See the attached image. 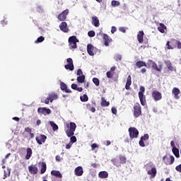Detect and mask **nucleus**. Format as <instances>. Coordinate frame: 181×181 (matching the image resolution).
I'll use <instances>...</instances> for the list:
<instances>
[{
	"label": "nucleus",
	"mask_w": 181,
	"mask_h": 181,
	"mask_svg": "<svg viewBox=\"0 0 181 181\" xmlns=\"http://www.w3.org/2000/svg\"><path fill=\"white\" fill-rule=\"evenodd\" d=\"M103 39L105 40V46H110V43L112 42V40L107 34H103Z\"/></svg>",
	"instance_id": "obj_21"
},
{
	"label": "nucleus",
	"mask_w": 181,
	"mask_h": 181,
	"mask_svg": "<svg viewBox=\"0 0 181 181\" xmlns=\"http://www.w3.org/2000/svg\"><path fill=\"white\" fill-rule=\"evenodd\" d=\"M129 135L130 139H135L138 138V136L139 135V131H138V129L135 127H130L129 128Z\"/></svg>",
	"instance_id": "obj_6"
},
{
	"label": "nucleus",
	"mask_w": 181,
	"mask_h": 181,
	"mask_svg": "<svg viewBox=\"0 0 181 181\" xmlns=\"http://www.w3.org/2000/svg\"><path fill=\"white\" fill-rule=\"evenodd\" d=\"M92 24L95 28H98V26H100V20H98V18H97V16L92 17Z\"/></svg>",
	"instance_id": "obj_26"
},
{
	"label": "nucleus",
	"mask_w": 181,
	"mask_h": 181,
	"mask_svg": "<svg viewBox=\"0 0 181 181\" xmlns=\"http://www.w3.org/2000/svg\"><path fill=\"white\" fill-rule=\"evenodd\" d=\"M77 128V125L74 122H70L69 124H66L65 126V132L69 138H71V142L72 144H75V142H77V137L74 135V132L76 131V129Z\"/></svg>",
	"instance_id": "obj_1"
},
{
	"label": "nucleus",
	"mask_w": 181,
	"mask_h": 181,
	"mask_svg": "<svg viewBox=\"0 0 181 181\" xmlns=\"http://www.w3.org/2000/svg\"><path fill=\"white\" fill-rule=\"evenodd\" d=\"M45 40V37L40 36L35 41V43H42Z\"/></svg>",
	"instance_id": "obj_44"
},
{
	"label": "nucleus",
	"mask_w": 181,
	"mask_h": 181,
	"mask_svg": "<svg viewBox=\"0 0 181 181\" xmlns=\"http://www.w3.org/2000/svg\"><path fill=\"white\" fill-rule=\"evenodd\" d=\"M98 176L100 179H107L108 177V173L107 171H101L99 173Z\"/></svg>",
	"instance_id": "obj_31"
},
{
	"label": "nucleus",
	"mask_w": 181,
	"mask_h": 181,
	"mask_svg": "<svg viewBox=\"0 0 181 181\" xmlns=\"http://www.w3.org/2000/svg\"><path fill=\"white\" fill-rule=\"evenodd\" d=\"M166 29V25L165 24L160 23L159 26L158 27V30L160 32V33H165V30Z\"/></svg>",
	"instance_id": "obj_32"
},
{
	"label": "nucleus",
	"mask_w": 181,
	"mask_h": 181,
	"mask_svg": "<svg viewBox=\"0 0 181 181\" xmlns=\"http://www.w3.org/2000/svg\"><path fill=\"white\" fill-rule=\"evenodd\" d=\"M131 84H132V78L131 77V75H129L127 76V83L125 86L126 90H131Z\"/></svg>",
	"instance_id": "obj_17"
},
{
	"label": "nucleus",
	"mask_w": 181,
	"mask_h": 181,
	"mask_svg": "<svg viewBox=\"0 0 181 181\" xmlns=\"http://www.w3.org/2000/svg\"><path fill=\"white\" fill-rule=\"evenodd\" d=\"M145 93V87L141 86L140 91L139 92V98L141 105H146V97L144 95Z\"/></svg>",
	"instance_id": "obj_5"
},
{
	"label": "nucleus",
	"mask_w": 181,
	"mask_h": 181,
	"mask_svg": "<svg viewBox=\"0 0 181 181\" xmlns=\"http://www.w3.org/2000/svg\"><path fill=\"white\" fill-rule=\"evenodd\" d=\"M89 37H94L95 36V32L90 30L88 33Z\"/></svg>",
	"instance_id": "obj_49"
},
{
	"label": "nucleus",
	"mask_w": 181,
	"mask_h": 181,
	"mask_svg": "<svg viewBox=\"0 0 181 181\" xmlns=\"http://www.w3.org/2000/svg\"><path fill=\"white\" fill-rule=\"evenodd\" d=\"M47 169V165H46V163L42 162L41 168H40V174L43 175L44 173H45Z\"/></svg>",
	"instance_id": "obj_29"
},
{
	"label": "nucleus",
	"mask_w": 181,
	"mask_h": 181,
	"mask_svg": "<svg viewBox=\"0 0 181 181\" xmlns=\"http://www.w3.org/2000/svg\"><path fill=\"white\" fill-rule=\"evenodd\" d=\"M116 69H117V67H115V66H112V67L110 68V70L109 71H111L112 73H114V72L115 71Z\"/></svg>",
	"instance_id": "obj_61"
},
{
	"label": "nucleus",
	"mask_w": 181,
	"mask_h": 181,
	"mask_svg": "<svg viewBox=\"0 0 181 181\" xmlns=\"http://www.w3.org/2000/svg\"><path fill=\"white\" fill-rule=\"evenodd\" d=\"M49 103H50V98L48 97L45 100V104H49Z\"/></svg>",
	"instance_id": "obj_60"
},
{
	"label": "nucleus",
	"mask_w": 181,
	"mask_h": 181,
	"mask_svg": "<svg viewBox=\"0 0 181 181\" xmlns=\"http://www.w3.org/2000/svg\"><path fill=\"white\" fill-rule=\"evenodd\" d=\"M173 94L175 95L176 100H179V95L180 94V90L177 88H174L172 91Z\"/></svg>",
	"instance_id": "obj_27"
},
{
	"label": "nucleus",
	"mask_w": 181,
	"mask_h": 181,
	"mask_svg": "<svg viewBox=\"0 0 181 181\" xmlns=\"http://www.w3.org/2000/svg\"><path fill=\"white\" fill-rule=\"evenodd\" d=\"M26 155H25V159L26 160H29V159H30V158H32V155L33 154V151H32V148H26Z\"/></svg>",
	"instance_id": "obj_23"
},
{
	"label": "nucleus",
	"mask_w": 181,
	"mask_h": 181,
	"mask_svg": "<svg viewBox=\"0 0 181 181\" xmlns=\"http://www.w3.org/2000/svg\"><path fill=\"white\" fill-rule=\"evenodd\" d=\"M9 176H11V170H9L8 173L4 171V179H6V177H9Z\"/></svg>",
	"instance_id": "obj_47"
},
{
	"label": "nucleus",
	"mask_w": 181,
	"mask_h": 181,
	"mask_svg": "<svg viewBox=\"0 0 181 181\" xmlns=\"http://www.w3.org/2000/svg\"><path fill=\"white\" fill-rule=\"evenodd\" d=\"M60 88L62 91H64L65 93H71V90L67 88V85L64 82L61 83Z\"/></svg>",
	"instance_id": "obj_22"
},
{
	"label": "nucleus",
	"mask_w": 181,
	"mask_h": 181,
	"mask_svg": "<svg viewBox=\"0 0 181 181\" xmlns=\"http://www.w3.org/2000/svg\"><path fill=\"white\" fill-rule=\"evenodd\" d=\"M52 181H62V178L53 177Z\"/></svg>",
	"instance_id": "obj_63"
},
{
	"label": "nucleus",
	"mask_w": 181,
	"mask_h": 181,
	"mask_svg": "<svg viewBox=\"0 0 181 181\" xmlns=\"http://www.w3.org/2000/svg\"><path fill=\"white\" fill-rule=\"evenodd\" d=\"M80 100L82 103H87V101H88V96L87 95H83L80 97Z\"/></svg>",
	"instance_id": "obj_40"
},
{
	"label": "nucleus",
	"mask_w": 181,
	"mask_h": 181,
	"mask_svg": "<svg viewBox=\"0 0 181 181\" xmlns=\"http://www.w3.org/2000/svg\"><path fill=\"white\" fill-rule=\"evenodd\" d=\"M148 175L151 176V177H155L156 176V168L153 167L151 170H148L147 172Z\"/></svg>",
	"instance_id": "obj_25"
},
{
	"label": "nucleus",
	"mask_w": 181,
	"mask_h": 181,
	"mask_svg": "<svg viewBox=\"0 0 181 181\" xmlns=\"http://www.w3.org/2000/svg\"><path fill=\"white\" fill-rule=\"evenodd\" d=\"M111 162L115 166H117V168H119V166H121V163L117 158L112 159Z\"/></svg>",
	"instance_id": "obj_36"
},
{
	"label": "nucleus",
	"mask_w": 181,
	"mask_h": 181,
	"mask_svg": "<svg viewBox=\"0 0 181 181\" xmlns=\"http://www.w3.org/2000/svg\"><path fill=\"white\" fill-rule=\"evenodd\" d=\"M71 88H72V90H76L77 89V84L76 83H72L71 86Z\"/></svg>",
	"instance_id": "obj_56"
},
{
	"label": "nucleus",
	"mask_w": 181,
	"mask_h": 181,
	"mask_svg": "<svg viewBox=\"0 0 181 181\" xmlns=\"http://www.w3.org/2000/svg\"><path fill=\"white\" fill-rule=\"evenodd\" d=\"M51 175H52V176H54L57 178L63 177V175H62L60 171H57V170H54L51 171Z\"/></svg>",
	"instance_id": "obj_28"
},
{
	"label": "nucleus",
	"mask_w": 181,
	"mask_h": 181,
	"mask_svg": "<svg viewBox=\"0 0 181 181\" xmlns=\"http://www.w3.org/2000/svg\"><path fill=\"white\" fill-rule=\"evenodd\" d=\"M69 49H77V43L79 42L76 35H73L69 37L68 40Z\"/></svg>",
	"instance_id": "obj_4"
},
{
	"label": "nucleus",
	"mask_w": 181,
	"mask_h": 181,
	"mask_svg": "<svg viewBox=\"0 0 181 181\" xmlns=\"http://www.w3.org/2000/svg\"><path fill=\"white\" fill-rule=\"evenodd\" d=\"M120 165L121 163L124 165V163H127V157L124 156H119Z\"/></svg>",
	"instance_id": "obj_41"
},
{
	"label": "nucleus",
	"mask_w": 181,
	"mask_h": 181,
	"mask_svg": "<svg viewBox=\"0 0 181 181\" xmlns=\"http://www.w3.org/2000/svg\"><path fill=\"white\" fill-rule=\"evenodd\" d=\"M166 156L163 157V160L166 165H173L175 163V157L173 156H170V158H167Z\"/></svg>",
	"instance_id": "obj_13"
},
{
	"label": "nucleus",
	"mask_w": 181,
	"mask_h": 181,
	"mask_svg": "<svg viewBox=\"0 0 181 181\" xmlns=\"http://www.w3.org/2000/svg\"><path fill=\"white\" fill-rule=\"evenodd\" d=\"M49 124L52 127L53 131H57V129H59V126H57L54 122H50Z\"/></svg>",
	"instance_id": "obj_39"
},
{
	"label": "nucleus",
	"mask_w": 181,
	"mask_h": 181,
	"mask_svg": "<svg viewBox=\"0 0 181 181\" xmlns=\"http://www.w3.org/2000/svg\"><path fill=\"white\" fill-rule=\"evenodd\" d=\"M133 115L134 118H139L142 115V107L141 104L136 103L133 106Z\"/></svg>",
	"instance_id": "obj_3"
},
{
	"label": "nucleus",
	"mask_w": 181,
	"mask_h": 181,
	"mask_svg": "<svg viewBox=\"0 0 181 181\" xmlns=\"http://www.w3.org/2000/svg\"><path fill=\"white\" fill-rule=\"evenodd\" d=\"M101 107H108L110 105V102L107 101L105 98H101Z\"/></svg>",
	"instance_id": "obj_33"
},
{
	"label": "nucleus",
	"mask_w": 181,
	"mask_h": 181,
	"mask_svg": "<svg viewBox=\"0 0 181 181\" xmlns=\"http://www.w3.org/2000/svg\"><path fill=\"white\" fill-rule=\"evenodd\" d=\"M68 64L64 65V68L66 70H70V71H73L74 70V64H73V59L68 58L66 59Z\"/></svg>",
	"instance_id": "obj_8"
},
{
	"label": "nucleus",
	"mask_w": 181,
	"mask_h": 181,
	"mask_svg": "<svg viewBox=\"0 0 181 181\" xmlns=\"http://www.w3.org/2000/svg\"><path fill=\"white\" fill-rule=\"evenodd\" d=\"M59 29L62 30V32H64V33H69V26L67 25V23L63 21L59 25Z\"/></svg>",
	"instance_id": "obj_14"
},
{
	"label": "nucleus",
	"mask_w": 181,
	"mask_h": 181,
	"mask_svg": "<svg viewBox=\"0 0 181 181\" xmlns=\"http://www.w3.org/2000/svg\"><path fill=\"white\" fill-rule=\"evenodd\" d=\"M175 170H177V172H180L181 173V164L177 165Z\"/></svg>",
	"instance_id": "obj_53"
},
{
	"label": "nucleus",
	"mask_w": 181,
	"mask_h": 181,
	"mask_svg": "<svg viewBox=\"0 0 181 181\" xmlns=\"http://www.w3.org/2000/svg\"><path fill=\"white\" fill-rule=\"evenodd\" d=\"M28 170L31 175H37L38 169L35 165H31L28 166Z\"/></svg>",
	"instance_id": "obj_15"
},
{
	"label": "nucleus",
	"mask_w": 181,
	"mask_h": 181,
	"mask_svg": "<svg viewBox=\"0 0 181 181\" xmlns=\"http://www.w3.org/2000/svg\"><path fill=\"white\" fill-rule=\"evenodd\" d=\"M87 52L89 56H94V46L91 44L87 45Z\"/></svg>",
	"instance_id": "obj_18"
},
{
	"label": "nucleus",
	"mask_w": 181,
	"mask_h": 181,
	"mask_svg": "<svg viewBox=\"0 0 181 181\" xmlns=\"http://www.w3.org/2000/svg\"><path fill=\"white\" fill-rule=\"evenodd\" d=\"M145 33H144V31H139L137 34V40L139 43H144V35Z\"/></svg>",
	"instance_id": "obj_24"
},
{
	"label": "nucleus",
	"mask_w": 181,
	"mask_h": 181,
	"mask_svg": "<svg viewBox=\"0 0 181 181\" xmlns=\"http://www.w3.org/2000/svg\"><path fill=\"white\" fill-rule=\"evenodd\" d=\"M119 32H122V33H125V32H127V29L125 28V27H120L119 28Z\"/></svg>",
	"instance_id": "obj_51"
},
{
	"label": "nucleus",
	"mask_w": 181,
	"mask_h": 181,
	"mask_svg": "<svg viewBox=\"0 0 181 181\" xmlns=\"http://www.w3.org/2000/svg\"><path fill=\"white\" fill-rule=\"evenodd\" d=\"M71 145H73V144L71 142L66 144V149H70V148H71Z\"/></svg>",
	"instance_id": "obj_58"
},
{
	"label": "nucleus",
	"mask_w": 181,
	"mask_h": 181,
	"mask_svg": "<svg viewBox=\"0 0 181 181\" xmlns=\"http://www.w3.org/2000/svg\"><path fill=\"white\" fill-rule=\"evenodd\" d=\"M25 132H28V134H30V132H32V129H30V127H25Z\"/></svg>",
	"instance_id": "obj_55"
},
{
	"label": "nucleus",
	"mask_w": 181,
	"mask_h": 181,
	"mask_svg": "<svg viewBox=\"0 0 181 181\" xmlns=\"http://www.w3.org/2000/svg\"><path fill=\"white\" fill-rule=\"evenodd\" d=\"M74 173L76 176H83V173H84V170H83V167L78 166L74 170Z\"/></svg>",
	"instance_id": "obj_16"
},
{
	"label": "nucleus",
	"mask_w": 181,
	"mask_h": 181,
	"mask_svg": "<svg viewBox=\"0 0 181 181\" xmlns=\"http://www.w3.org/2000/svg\"><path fill=\"white\" fill-rule=\"evenodd\" d=\"M95 105H97L95 104V102H93L92 104L88 103L86 105V108L87 110H88L89 111H91V112H95Z\"/></svg>",
	"instance_id": "obj_20"
},
{
	"label": "nucleus",
	"mask_w": 181,
	"mask_h": 181,
	"mask_svg": "<svg viewBox=\"0 0 181 181\" xmlns=\"http://www.w3.org/2000/svg\"><path fill=\"white\" fill-rule=\"evenodd\" d=\"M153 63H155V62L149 59L147 63L146 64V67L147 69H151V67L152 68V66H153Z\"/></svg>",
	"instance_id": "obj_38"
},
{
	"label": "nucleus",
	"mask_w": 181,
	"mask_h": 181,
	"mask_svg": "<svg viewBox=\"0 0 181 181\" xmlns=\"http://www.w3.org/2000/svg\"><path fill=\"white\" fill-rule=\"evenodd\" d=\"M49 98L50 100V103H53V101H54V100H57V98H59V97L57 96V94H55V93L49 94Z\"/></svg>",
	"instance_id": "obj_34"
},
{
	"label": "nucleus",
	"mask_w": 181,
	"mask_h": 181,
	"mask_svg": "<svg viewBox=\"0 0 181 181\" xmlns=\"http://www.w3.org/2000/svg\"><path fill=\"white\" fill-rule=\"evenodd\" d=\"M165 46L167 47V49L168 50L176 49V47L177 49H181V42H180V41H179L177 40L173 39V40H170V41H168L166 42Z\"/></svg>",
	"instance_id": "obj_2"
},
{
	"label": "nucleus",
	"mask_w": 181,
	"mask_h": 181,
	"mask_svg": "<svg viewBox=\"0 0 181 181\" xmlns=\"http://www.w3.org/2000/svg\"><path fill=\"white\" fill-rule=\"evenodd\" d=\"M91 148H92V151H94V149H95V148H98V145H97V144H93L91 145Z\"/></svg>",
	"instance_id": "obj_57"
},
{
	"label": "nucleus",
	"mask_w": 181,
	"mask_h": 181,
	"mask_svg": "<svg viewBox=\"0 0 181 181\" xmlns=\"http://www.w3.org/2000/svg\"><path fill=\"white\" fill-rule=\"evenodd\" d=\"M55 159L57 162H60V160H62V158L60 157V156H57L55 157Z\"/></svg>",
	"instance_id": "obj_62"
},
{
	"label": "nucleus",
	"mask_w": 181,
	"mask_h": 181,
	"mask_svg": "<svg viewBox=\"0 0 181 181\" xmlns=\"http://www.w3.org/2000/svg\"><path fill=\"white\" fill-rule=\"evenodd\" d=\"M77 81L78 83H83L84 81H86V76L85 75H81L77 77Z\"/></svg>",
	"instance_id": "obj_35"
},
{
	"label": "nucleus",
	"mask_w": 181,
	"mask_h": 181,
	"mask_svg": "<svg viewBox=\"0 0 181 181\" xmlns=\"http://www.w3.org/2000/svg\"><path fill=\"white\" fill-rule=\"evenodd\" d=\"M144 140H142L141 139H140V141H139V144L140 145V146H141L142 148H145V143L144 142Z\"/></svg>",
	"instance_id": "obj_50"
},
{
	"label": "nucleus",
	"mask_w": 181,
	"mask_h": 181,
	"mask_svg": "<svg viewBox=\"0 0 181 181\" xmlns=\"http://www.w3.org/2000/svg\"><path fill=\"white\" fill-rule=\"evenodd\" d=\"M151 95L154 101H160V100H162V93L158 90H153Z\"/></svg>",
	"instance_id": "obj_10"
},
{
	"label": "nucleus",
	"mask_w": 181,
	"mask_h": 181,
	"mask_svg": "<svg viewBox=\"0 0 181 181\" xmlns=\"http://www.w3.org/2000/svg\"><path fill=\"white\" fill-rule=\"evenodd\" d=\"M173 153L175 155V158L180 157V154L179 153V150L176 147L173 148Z\"/></svg>",
	"instance_id": "obj_37"
},
{
	"label": "nucleus",
	"mask_w": 181,
	"mask_h": 181,
	"mask_svg": "<svg viewBox=\"0 0 181 181\" xmlns=\"http://www.w3.org/2000/svg\"><path fill=\"white\" fill-rule=\"evenodd\" d=\"M106 76L107 78H112L114 77V72H111L110 71H108L106 73Z\"/></svg>",
	"instance_id": "obj_46"
},
{
	"label": "nucleus",
	"mask_w": 181,
	"mask_h": 181,
	"mask_svg": "<svg viewBox=\"0 0 181 181\" xmlns=\"http://www.w3.org/2000/svg\"><path fill=\"white\" fill-rule=\"evenodd\" d=\"M46 139H47V136L44 134H41L35 137V141H37L38 145H42V144H45V142H46Z\"/></svg>",
	"instance_id": "obj_12"
},
{
	"label": "nucleus",
	"mask_w": 181,
	"mask_h": 181,
	"mask_svg": "<svg viewBox=\"0 0 181 181\" xmlns=\"http://www.w3.org/2000/svg\"><path fill=\"white\" fill-rule=\"evenodd\" d=\"M112 114H114L115 115H117V108H115V107H112Z\"/></svg>",
	"instance_id": "obj_59"
},
{
	"label": "nucleus",
	"mask_w": 181,
	"mask_h": 181,
	"mask_svg": "<svg viewBox=\"0 0 181 181\" xmlns=\"http://www.w3.org/2000/svg\"><path fill=\"white\" fill-rule=\"evenodd\" d=\"M77 76H83V71H81V69H78L77 70Z\"/></svg>",
	"instance_id": "obj_52"
},
{
	"label": "nucleus",
	"mask_w": 181,
	"mask_h": 181,
	"mask_svg": "<svg viewBox=\"0 0 181 181\" xmlns=\"http://www.w3.org/2000/svg\"><path fill=\"white\" fill-rule=\"evenodd\" d=\"M151 69L153 70H155L156 71H158L159 73H160V71H162V69H163V66L162 64H160L158 66V64L154 62Z\"/></svg>",
	"instance_id": "obj_19"
},
{
	"label": "nucleus",
	"mask_w": 181,
	"mask_h": 181,
	"mask_svg": "<svg viewBox=\"0 0 181 181\" xmlns=\"http://www.w3.org/2000/svg\"><path fill=\"white\" fill-rule=\"evenodd\" d=\"M112 6H119L121 5V3L118 1L113 0L111 2Z\"/></svg>",
	"instance_id": "obj_42"
},
{
	"label": "nucleus",
	"mask_w": 181,
	"mask_h": 181,
	"mask_svg": "<svg viewBox=\"0 0 181 181\" xmlns=\"http://www.w3.org/2000/svg\"><path fill=\"white\" fill-rule=\"evenodd\" d=\"M146 62L144 61H138L137 62H136V66L137 67V69L146 67Z\"/></svg>",
	"instance_id": "obj_30"
},
{
	"label": "nucleus",
	"mask_w": 181,
	"mask_h": 181,
	"mask_svg": "<svg viewBox=\"0 0 181 181\" xmlns=\"http://www.w3.org/2000/svg\"><path fill=\"white\" fill-rule=\"evenodd\" d=\"M93 83H94L96 87H98V86H100V79H98V78H93Z\"/></svg>",
	"instance_id": "obj_43"
},
{
	"label": "nucleus",
	"mask_w": 181,
	"mask_h": 181,
	"mask_svg": "<svg viewBox=\"0 0 181 181\" xmlns=\"http://www.w3.org/2000/svg\"><path fill=\"white\" fill-rule=\"evenodd\" d=\"M114 59L116 62H121L122 60V56L121 54H116Z\"/></svg>",
	"instance_id": "obj_45"
},
{
	"label": "nucleus",
	"mask_w": 181,
	"mask_h": 181,
	"mask_svg": "<svg viewBox=\"0 0 181 181\" xmlns=\"http://www.w3.org/2000/svg\"><path fill=\"white\" fill-rule=\"evenodd\" d=\"M141 139H142L143 141H148V139H149V134H145L144 136L141 137Z\"/></svg>",
	"instance_id": "obj_48"
},
{
	"label": "nucleus",
	"mask_w": 181,
	"mask_h": 181,
	"mask_svg": "<svg viewBox=\"0 0 181 181\" xmlns=\"http://www.w3.org/2000/svg\"><path fill=\"white\" fill-rule=\"evenodd\" d=\"M37 112L38 114H40V115H47L49 114H52V110L47 107H39L37 109Z\"/></svg>",
	"instance_id": "obj_11"
},
{
	"label": "nucleus",
	"mask_w": 181,
	"mask_h": 181,
	"mask_svg": "<svg viewBox=\"0 0 181 181\" xmlns=\"http://www.w3.org/2000/svg\"><path fill=\"white\" fill-rule=\"evenodd\" d=\"M69 9H66L61 13H59L57 17L59 21H60V22L66 21V19L67 18V15H69Z\"/></svg>",
	"instance_id": "obj_9"
},
{
	"label": "nucleus",
	"mask_w": 181,
	"mask_h": 181,
	"mask_svg": "<svg viewBox=\"0 0 181 181\" xmlns=\"http://www.w3.org/2000/svg\"><path fill=\"white\" fill-rule=\"evenodd\" d=\"M170 146H172L173 148H176V147L175 146V141H170Z\"/></svg>",
	"instance_id": "obj_64"
},
{
	"label": "nucleus",
	"mask_w": 181,
	"mask_h": 181,
	"mask_svg": "<svg viewBox=\"0 0 181 181\" xmlns=\"http://www.w3.org/2000/svg\"><path fill=\"white\" fill-rule=\"evenodd\" d=\"M165 64L167 68L164 69V73H169V71H176V68L173 67L170 61H165Z\"/></svg>",
	"instance_id": "obj_7"
},
{
	"label": "nucleus",
	"mask_w": 181,
	"mask_h": 181,
	"mask_svg": "<svg viewBox=\"0 0 181 181\" xmlns=\"http://www.w3.org/2000/svg\"><path fill=\"white\" fill-rule=\"evenodd\" d=\"M117 32V28L115 26H112L111 29V33L114 34Z\"/></svg>",
	"instance_id": "obj_54"
}]
</instances>
